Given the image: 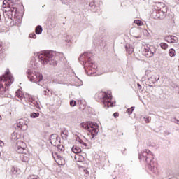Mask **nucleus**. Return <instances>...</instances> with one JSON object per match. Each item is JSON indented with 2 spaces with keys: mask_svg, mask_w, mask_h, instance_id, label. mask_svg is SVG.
I'll return each instance as SVG.
<instances>
[{
  "mask_svg": "<svg viewBox=\"0 0 179 179\" xmlns=\"http://www.w3.org/2000/svg\"><path fill=\"white\" fill-rule=\"evenodd\" d=\"M139 160H143L147 163L148 170L155 176L159 174V169H157V162L153 161V154L148 149L138 152Z\"/></svg>",
  "mask_w": 179,
  "mask_h": 179,
  "instance_id": "1",
  "label": "nucleus"
},
{
  "mask_svg": "<svg viewBox=\"0 0 179 179\" xmlns=\"http://www.w3.org/2000/svg\"><path fill=\"white\" fill-rule=\"evenodd\" d=\"M38 59L39 62L42 65H52L57 66L58 62H57V52L52 50H45L37 53Z\"/></svg>",
  "mask_w": 179,
  "mask_h": 179,
  "instance_id": "2",
  "label": "nucleus"
},
{
  "mask_svg": "<svg viewBox=\"0 0 179 179\" xmlns=\"http://www.w3.org/2000/svg\"><path fill=\"white\" fill-rule=\"evenodd\" d=\"M13 76L10 74L9 69L6 71V74L0 76V97H5L6 90L13 83Z\"/></svg>",
  "mask_w": 179,
  "mask_h": 179,
  "instance_id": "3",
  "label": "nucleus"
},
{
  "mask_svg": "<svg viewBox=\"0 0 179 179\" xmlns=\"http://www.w3.org/2000/svg\"><path fill=\"white\" fill-rule=\"evenodd\" d=\"M78 61L81 65H83L85 71L88 76L92 75V73H89V72H87V69L89 71H94V69L96 68V65L93 62V60L92 59V54L89 52H85L80 55Z\"/></svg>",
  "mask_w": 179,
  "mask_h": 179,
  "instance_id": "4",
  "label": "nucleus"
},
{
  "mask_svg": "<svg viewBox=\"0 0 179 179\" xmlns=\"http://www.w3.org/2000/svg\"><path fill=\"white\" fill-rule=\"evenodd\" d=\"M82 128L88 131V135H92V139H94L95 136H97L99 129V124L93 122H85L80 124Z\"/></svg>",
  "mask_w": 179,
  "mask_h": 179,
  "instance_id": "5",
  "label": "nucleus"
},
{
  "mask_svg": "<svg viewBox=\"0 0 179 179\" xmlns=\"http://www.w3.org/2000/svg\"><path fill=\"white\" fill-rule=\"evenodd\" d=\"M99 101L103 104L104 107H114L115 105V101H111L113 100V96L111 94H107L105 92H101L96 94Z\"/></svg>",
  "mask_w": 179,
  "mask_h": 179,
  "instance_id": "6",
  "label": "nucleus"
},
{
  "mask_svg": "<svg viewBox=\"0 0 179 179\" xmlns=\"http://www.w3.org/2000/svg\"><path fill=\"white\" fill-rule=\"evenodd\" d=\"M27 74L28 79L31 82L38 83V85L41 87L44 86V84L43 83V74L37 73L36 71H33V70L31 69H28L27 71Z\"/></svg>",
  "mask_w": 179,
  "mask_h": 179,
  "instance_id": "7",
  "label": "nucleus"
},
{
  "mask_svg": "<svg viewBox=\"0 0 179 179\" xmlns=\"http://www.w3.org/2000/svg\"><path fill=\"white\" fill-rule=\"evenodd\" d=\"M157 9L159 11L161 19H164L167 16V6L163 3H158L157 5Z\"/></svg>",
  "mask_w": 179,
  "mask_h": 179,
  "instance_id": "8",
  "label": "nucleus"
},
{
  "mask_svg": "<svg viewBox=\"0 0 179 179\" xmlns=\"http://www.w3.org/2000/svg\"><path fill=\"white\" fill-rule=\"evenodd\" d=\"M15 150L17 153H20V155L27 153V150H26V143L23 141H18L17 143V148H15Z\"/></svg>",
  "mask_w": 179,
  "mask_h": 179,
  "instance_id": "9",
  "label": "nucleus"
},
{
  "mask_svg": "<svg viewBox=\"0 0 179 179\" xmlns=\"http://www.w3.org/2000/svg\"><path fill=\"white\" fill-rule=\"evenodd\" d=\"M8 7L10 8L6 13L8 15V19H15L16 16V12H17V8L13 6V5L8 4Z\"/></svg>",
  "mask_w": 179,
  "mask_h": 179,
  "instance_id": "10",
  "label": "nucleus"
},
{
  "mask_svg": "<svg viewBox=\"0 0 179 179\" xmlns=\"http://www.w3.org/2000/svg\"><path fill=\"white\" fill-rule=\"evenodd\" d=\"M50 141L52 146H57V143H61V138H59L58 134H54L50 135Z\"/></svg>",
  "mask_w": 179,
  "mask_h": 179,
  "instance_id": "11",
  "label": "nucleus"
},
{
  "mask_svg": "<svg viewBox=\"0 0 179 179\" xmlns=\"http://www.w3.org/2000/svg\"><path fill=\"white\" fill-rule=\"evenodd\" d=\"M17 128H20L22 131L27 130V124L24 122V120L20 119L17 121Z\"/></svg>",
  "mask_w": 179,
  "mask_h": 179,
  "instance_id": "12",
  "label": "nucleus"
},
{
  "mask_svg": "<svg viewBox=\"0 0 179 179\" xmlns=\"http://www.w3.org/2000/svg\"><path fill=\"white\" fill-rule=\"evenodd\" d=\"M160 79V76H158L157 74L152 75L150 78H148V82L150 84V86L151 87H153V85H155V83Z\"/></svg>",
  "mask_w": 179,
  "mask_h": 179,
  "instance_id": "13",
  "label": "nucleus"
},
{
  "mask_svg": "<svg viewBox=\"0 0 179 179\" xmlns=\"http://www.w3.org/2000/svg\"><path fill=\"white\" fill-rule=\"evenodd\" d=\"M29 107L31 108V107H36V108H40V104H38V102L36 101V99L33 96L29 97Z\"/></svg>",
  "mask_w": 179,
  "mask_h": 179,
  "instance_id": "14",
  "label": "nucleus"
},
{
  "mask_svg": "<svg viewBox=\"0 0 179 179\" xmlns=\"http://www.w3.org/2000/svg\"><path fill=\"white\" fill-rule=\"evenodd\" d=\"M165 41L170 43H178V38L173 35H169L165 37Z\"/></svg>",
  "mask_w": 179,
  "mask_h": 179,
  "instance_id": "15",
  "label": "nucleus"
},
{
  "mask_svg": "<svg viewBox=\"0 0 179 179\" xmlns=\"http://www.w3.org/2000/svg\"><path fill=\"white\" fill-rule=\"evenodd\" d=\"M20 159L22 162L27 163L29 160H30V155L27 152H24V154H20Z\"/></svg>",
  "mask_w": 179,
  "mask_h": 179,
  "instance_id": "16",
  "label": "nucleus"
},
{
  "mask_svg": "<svg viewBox=\"0 0 179 179\" xmlns=\"http://www.w3.org/2000/svg\"><path fill=\"white\" fill-rule=\"evenodd\" d=\"M72 152L76 153V155H79V153L82 152V149L78 146H73L71 148Z\"/></svg>",
  "mask_w": 179,
  "mask_h": 179,
  "instance_id": "17",
  "label": "nucleus"
},
{
  "mask_svg": "<svg viewBox=\"0 0 179 179\" xmlns=\"http://www.w3.org/2000/svg\"><path fill=\"white\" fill-rule=\"evenodd\" d=\"M155 53H153L151 50H149L148 49H145V52L144 53V55L147 57V58H152V57H153Z\"/></svg>",
  "mask_w": 179,
  "mask_h": 179,
  "instance_id": "18",
  "label": "nucleus"
},
{
  "mask_svg": "<svg viewBox=\"0 0 179 179\" xmlns=\"http://www.w3.org/2000/svg\"><path fill=\"white\" fill-rule=\"evenodd\" d=\"M155 14H156L155 19H160L161 20H163V18H161L162 14H160V11L157 8H155V11H153V15H155Z\"/></svg>",
  "mask_w": 179,
  "mask_h": 179,
  "instance_id": "19",
  "label": "nucleus"
},
{
  "mask_svg": "<svg viewBox=\"0 0 179 179\" xmlns=\"http://www.w3.org/2000/svg\"><path fill=\"white\" fill-rule=\"evenodd\" d=\"M126 51L128 52V54L131 55L132 52H134V48H132L129 45H125Z\"/></svg>",
  "mask_w": 179,
  "mask_h": 179,
  "instance_id": "20",
  "label": "nucleus"
},
{
  "mask_svg": "<svg viewBox=\"0 0 179 179\" xmlns=\"http://www.w3.org/2000/svg\"><path fill=\"white\" fill-rule=\"evenodd\" d=\"M76 159H77L78 162L80 163H83V162H85V157L80 154H77Z\"/></svg>",
  "mask_w": 179,
  "mask_h": 179,
  "instance_id": "21",
  "label": "nucleus"
},
{
  "mask_svg": "<svg viewBox=\"0 0 179 179\" xmlns=\"http://www.w3.org/2000/svg\"><path fill=\"white\" fill-rule=\"evenodd\" d=\"M36 34H41L43 33V27L38 25L35 29Z\"/></svg>",
  "mask_w": 179,
  "mask_h": 179,
  "instance_id": "22",
  "label": "nucleus"
},
{
  "mask_svg": "<svg viewBox=\"0 0 179 179\" xmlns=\"http://www.w3.org/2000/svg\"><path fill=\"white\" fill-rule=\"evenodd\" d=\"M94 3H95L94 1H92L90 3V8H92V12H96V10L99 9V7L96 6Z\"/></svg>",
  "mask_w": 179,
  "mask_h": 179,
  "instance_id": "23",
  "label": "nucleus"
},
{
  "mask_svg": "<svg viewBox=\"0 0 179 179\" xmlns=\"http://www.w3.org/2000/svg\"><path fill=\"white\" fill-rule=\"evenodd\" d=\"M169 55L171 57H176V50H174V48H171L169 50Z\"/></svg>",
  "mask_w": 179,
  "mask_h": 179,
  "instance_id": "24",
  "label": "nucleus"
},
{
  "mask_svg": "<svg viewBox=\"0 0 179 179\" xmlns=\"http://www.w3.org/2000/svg\"><path fill=\"white\" fill-rule=\"evenodd\" d=\"M159 46L162 50H167V48H169V45L164 42L159 43Z\"/></svg>",
  "mask_w": 179,
  "mask_h": 179,
  "instance_id": "25",
  "label": "nucleus"
},
{
  "mask_svg": "<svg viewBox=\"0 0 179 179\" xmlns=\"http://www.w3.org/2000/svg\"><path fill=\"white\" fill-rule=\"evenodd\" d=\"M61 135H65V136H62V138L67 139L69 135V131H68V130H64L61 132Z\"/></svg>",
  "mask_w": 179,
  "mask_h": 179,
  "instance_id": "26",
  "label": "nucleus"
},
{
  "mask_svg": "<svg viewBox=\"0 0 179 179\" xmlns=\"http://www.w3.org/2000/svg\"><path fill=\"white\" fill-rule=\"evenodd\" d=\"M31 66L30 68H31L32 69H36V68H38V63H35L34 60L31 61Z\"/></svg>",
  "mask_w": 179,
  "mask_h": 179,
  "instance_id": "27",
  "label": "nucleus"
},
{
  "mask_svg": "<svg viewBox=\"0 0 179 179\" xmlns=\"http://www.w3.org/2000/svg\"><path fill=\"white\" fill-rule=\"evenodd\" d=\"M31 118H38V117H40V113H30Z\"/></svg>",
  "mask_w": 179,
  "mask_h": 179,
  "instance_id": "28",
  "label": "nucleus"
},
{
  "mask_svg": "<svg viewBox=\"0 0 179 179\" xmlns=\"http://www.w3.org/2000/svg\"><path fill=\"white\" fill-rule=\"evenodd\" d=\"M57 163L58 164H59V166L65 165V158H64V157H62L61 159L57 161Z\"/></svg>",
  "mask_w": 179,
  "mask_h": 179,
  "instance_id": "29",
  "label": "nucleus"
},
{
  "mask_svg": "<svg viewBox=\"0 0 179 179\" xmlns=\"http://www.w3.org/2000/svg\"><path fill=\"white\" fill-rule=\"evenodd\" d=\"M56 146L59 152H64L65 150L64 145H60L59 143H57Z\"/></svg>",
  "mask_w": 179,
  "mask_h": 179,
  "instance_id": "30",
  "label": "nucleus"
},
{
  "mask_svg": "<svg viewBox=\"0 0 179 179\" xmlns=\"http://www.w3.org/2000/svg\"><path fill=\"white\" fill-rule=\"evenodd\" d=\"M134 110H135V107L132 106L130 108H128L127 110V113H129V115H131V114H132V113H134Z\"/></svg>",
  "mask_w": 179,
  "mask_h": 179,
  "instance_id": "31",
  "label": "nucleus"
},
{
  "mask_svg": "<svg viewBox=\"0 0 179 179\" xmlns=\"http://www.w3.org/2000/svg\"><path fill=\"white\" fill-rule=\"evenodd\" d=\"M134 23L137 25V26H142L143 24V22L141 20H134Z\"/></svg>",
  "mask_w": 179,
  "mask_h": 179,
  "instance_id": "32",
  "label": "nucleus"
},
{
  "mask_svg": "<svg viewBox=\"0 0 179 179\" xmlns=\"http://www.w3.org/2000/svg\"><path fill=\"white\" fill-rule=\"evenodd\" d=\"M78 142L79 143H80V145H83V146H87V144L86 143H84L83 142V140H82V139H80V138H78Z\"/></svg>",
  "mask_w": 179,
  "mask_h": 179,
  "instance_id": "33",
  "label": "nucleus"
},
{
  "mask_svg": "<svg viewBox=\"0 0 179 179\" xmlns=\"http://www.w3.org/2000/svg\"><path fill=\"white\" fill-rule=\"evenodd\" d=\"M16 96L17 97H18L19 99H20V97H22V91L20 90H18L16 92Z\"/></svg>",
  "mask_w": 179,
  "mask_h": 179,
  "instance_id": "34",
  "label": "nucleus"
},
{
  "mask_svg": "<svg viewBox=\"0 0 179 179\" xmlns=\"http://www.w3.org/2000/svg\"><path fill=\"white\" fill-rule=\"evenodd\" d=\"M151 120H152V117H150L149 116L147 117H144V121H145V122H146V124L150 122Z\"/></svg>",
  "mask_w": 179,
  "mask_h": 179,
  "instance_id": "35",
  "label": "nucleus"
},
{
  "mask_svg": "<svg viewBox=\"0 0 179 179\" xmlns=\"http://www.w3.org/2000/svg\"><path fill=\"white\" fill-rule=\"evenodd\" d=\"M70 106H71V107H75V106H76V101H75V100H71V101H70Z\"/></svg>",
  "mask_w": 179,
  "mask_h": 179,
  "instance_id": "36",
  "label": "nucleus"
},
{
  "mask_svg": "<svg viewBox=\"0 0 179 179\" xmlns=\"http://www.w3.org/2000/svg\"><path fill=\"white\" fill-rule=\"evenodd\" d=\"M11 172L13 173V174L17 175V169L15 167H13L11 169Z\"/></svg>",
  "mask_w": 179,
  "mask_h": 179,
  "instance_id": "37",
  "label": "nucleus"
},
{
  "mask_svg": "<svg viewBox=\"0 0 179 179\" xmlns=\"http://www.w3.org/2000/svg\"><path fill=\"white\" fill-rule=\"evenodd\" d=\"M29 38H37V36L35 33H31L29 34Z\"/></svg>",
  "mask_w": 179,
  "mask_h": 179,
  "instance_id": "38",
  "label": "nucleus"
},
{
  "mask_svg": "<svg viewBox=\"0 0 179 179\" xmlns=\"http://www.w3.org/2000/svg\"><path fill=\"white\" fill-rule=\"evenodd\" d=\"M171 121H172V122H175V124H179V120H177V119H176V117H174V118H173L172 120H171Z\"/></svg>",
  "mask_w": 179,
  "mask_h": 179,
  "instance_id": "39",
  "label": "nucleus"
},
{
  "mask_svg": "<svg viewBox=\"0 0 179 179\" xmlns=\"http://www.w3.org/2000/svg\"><path fill=\"white\" fill-rule=\"evenodd\" d=\"M6 3H8V1L4 0L3 2V8H6Z\"/></svg>",
  "mask_w": 179,
  "mask_h": 179,
  "instance_id": "40",
  "label": "nucleus"
},
{
  "mask_svg": "<svg viewBox=\"0 0 179 179\" xmlns=\"http://www.w3.org/2000/svg\"><path fill=\"white\" fill-rule=\"evenodd\" d=\"M3 145H5V143H3V141L0 140V149H2Z\"/></svg>",
  "mask_w": 179,
  "mask_h": 179,
  "instance_id": "41",
  "label": "nucleus"
},
{
  "mask_svg": "<svg viewBox=\"0 0 179 179\" xmlns=\"http://www.w3.org/2000/svg\"><path fill=\"white\" fill-rule=\"evenodd\" d=\"M118 115H119V114H118V113H113V117H115V118H117V117H118Z\"/></svg>",
  "mask_w": 179,
  "mask_h": 179,
  "instance_id": "42",
  "label": "nucleus"
},
{
  "mask_svg": "<svg viewBox=\"0 0 179 179\" xmlns=\"http://www.w3.org/2000/svg\"><path fill=\"white\" fill-rule=\"evenodd\" d=\"M56 156L57 157V161H59V159H61L62 157V156L58 155V154H56Z\"/></svg>",
  "mask_w": 179,
  "mask_h": 179,
  "instance_id": "43",
  "label": "nucleus"
},
{
  "mask_svg": "<svg viewBox=\"0 0 179 179\" xmlns=\"http://www.w3.org/2000/svg\"><path fill=\"white\" fill-rule=\"evenodd\" d=\"M137 86L138 89H142V86L141 85V84L138 83Z\"/></svg>",
  "mask_w": 179,
  "mask_h": 179,
  "instance_id": "44",
  "label": "nucleus"
},
{
  "mask_svg": "<svg viewBox=\"0 0 179 179\" xmlns=\"http://www.w3.org/2000/svg\"><path fill=\"white\" fill-rule=\"evenodd\" d=\"M0 54H2V45L0 44Z\"/></svg>",
  "mask_w": 179,
  "mask_h": 179,
  "instance_id": "45",
  "label": "nucleus"
},
{
  "mask_svg": "<svg viewBox=\"0 0 179 179\" xmlns=\"http://www.w3.org/2000/svg\"><path fill=\"white\" fill-rule=\"evenodd\" d=\"M82 85H83V81H82V80H80L79 86H82Z\"/></svg>",
  "mask_w": 179,
  "mask_h": 179,
  "instance_id": "46",
  "label": "nucleus"
},
{
  "mask_svg": "<svg viewBox=\"0 0 179 179\" xmlns=\"http://www.w3.org/2000/svg\"><path fill=\"white\" fill-rule=\"evenodd\" d=\"M44 94L45 96H47L48 94V92L47 90H44Z\"/></svg>",
  "mask_w": 179,
  "mask_h": 179,
  "instance_id": "47",
  "label": "nucleus"
},
{
  "mask_svg": "<svg viewBox=\"0 0 179 179\" xmlns=\"http://www.w3.org/2000/svg\"><path fill=\"white\" fill-rule=\"evenodd\" d=\"M61 1H62V3H64L65 5H66V3H68L67 1H64V0H61Z\"/></svg>",
  "mask_w": 179,
  "mask_h": 179,
  "instance_id": "48",
  "label": "nucleus"
},
{
  "mask_svg": "<svg viewBox=\"0 0 179 179\" xmlns=\"http://www.w3.org/2000/svg\"><path fill=\"white\" fill-rule=\"evenodd\" d=\"M85 173H86L87 174H89V171H87V170L85 171Z\"/></svg>",
  "mask_w": 179,
  "mask_h": 179,
  "instance_id": "49",
  "label": "nucleus"
},
{
  "mask_svg": "<svg viewBox=\"0 0 179 179\" xmlns=\"http://www.w3.org/2000/svg\"><path fill=\"white\" fill-rule=\"evenodd\" d=\"M1 120H2V117H1V115H0V121H1Z\"/></svg>",
  "mask_w": 179,
  "mask_h": 179,
  "instance_id": "50",
  "label": "nucleus"
},
{
  "mask_svg": "<svg viewBox=\"0 0 179 179\" xmlns=\"http://www.w3.org/2000/svg\"><path fill=\"white\" fill-rule=\"evenodd\" d=\"M32 179H37V178L34 177V178H33Z\"/></svg>",
  "mask_w": 179,
  "mask_h": 179,
  "instance_id": "51",
  "label": "nucleus"
},
{
  "mask_svg": "<svg viewBox=\"0 0 179 179\" xmlns=\"http://www.w3.org/2000/svg\"><path fill=\"white\" fill-rule=\"evenodd\" d=\"M0 156H1V152H0Z\"/></svg>",
  "mask_w": 179,
  "mask_h": 179,
  "instance_id": "52",
  "label": "nucleus"
}]
</instances>
